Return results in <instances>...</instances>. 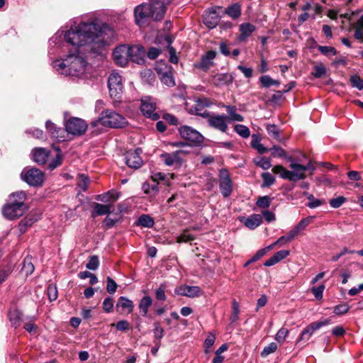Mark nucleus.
I'll return each mask as SVG.
<instances>
[{"mask_svg":"<svg viewBox=\"0 0 363 363\" xmlns=\"http://www.w3.org/2000/svg\"><path fill=\"white\" fill-rule=\"evenodd\" d=\"M260 138L258 135H252L251 146L257 150L259 154H264L268 152V149L260 143Z\"/></svg>","mask_w":363,"mask_h":363,"instance_id":"obj_34","label":"nucleus"},{"mask_svg":"<svg viewBox=\"0 0 363 363\" xmlns=\"http://www.w3.org/2000/svg\"><path fill=\"white\" fill-rule=\"evenodd\" d=\"M289 334V330L286 328H281L275 335V340L279 343H283Z\"/></svg>","mask_w":363,"mask_h":363,"instance_id":"obj_49","label":"nucleus"},{"mask_svg":"<svg viewBox=\"0 0 363 363\" xmlns=\"http://www.w3.org/2000/svg\"><path fill=\"white\" fill-rule=\"evenodd\" d=\"M219 188L223 197H229L233 192V182L227 169L219 171Z\"/></svg>","mask_w":363,"mask_h":363,"instance_id":"obj_10","label":"nucleus"},{"mask_svg":"<svg viewBox=\"0 0 363 363\" xmlns=\"http://www.w3.org/2000/svg\"><path fill=\"white\" fill-rule=\"evenodd\" d=\"M330 319L327 318L324 320L315 322L308 325L301 332L298 342L301 340H308L315 330L320 329L321 327L330 324Z\"/></svg>","mask_w":363,"mask_h":363,"instance_id":"obj_16","label":"nucleus"},{"mask_svg":"<svg viewBox=\"0 0 363 363\" xmlns=\"http://www.w3.org/2000/svg\"><path fill=\"white\" fill-rule=\"evenodd\" d=\"M166 285L164 284H160L158 289L155 291V298L158 301H164L167 298L165 295Z\"/></svg>","mask_w":363,"mask_h":363,"instance_id":"obj_53","label":"nucleus"},{"mask_svg":"<svg viewBox=\"0 0 363 363\" xmlns=\"http://www.w3.org/2000/svg\"><path fill=\"white\" fill-rule=\"evenodd\" d=\"M271 203L272 199L268 196H264L258 198L256 205L259 208H268Z\"/></svg>","mask_w":363,"mask_h":363,"instance_id":"obj_47","label":"nucleus"},{"mask_svg":"<svg viewBox=\"0 0 363 363\" xmlns=\"http://www.w3.org/2000/svg\"><path fill=\"white\" fill-rule=\"evenodd\" d=\"M134 12L136 18H150V3L148 4H140L136 6Z\"/></svg>","mask_w":363,"mask_h":363,"instance_id":"obj_28","label":"nucleus"},{"mask_svg":"<svg viewBox=\"0 0 363 363\" xmlns=\"http://www.w3.org/2000/svg\"><path fill=\"white\" fill-rule=\"evenodd\" d=\"M179 133L181 138L189 142L191 145L199 146L203 142V135L190 126H181L179 128Z\"/></svg>","mask_w":363,"mask_h":363,"instance_id":"obj_6","label":"nucleus"},{"mask_svg":"<svg viewBox=\"0 0 363 363\" xmlns=\"http://www.w3.org/2000/svg\"><path fill=\"white\" fill-rule=\"evenodd\" d=\"M134 308L133 302L126 297L121 296L117 301L116 308L120 313H130Z\"/></svg>","mask_w":363,"mask_h":363,"instance_id":"obj_22","label":"nucleus"},{"mask_svg":"<svg viewBox=\"0 0 363 363\" xmlns=\"http://www.w3.org/2000/svg\"><path fill=\"white\" fill-rule=\"evenodd\" d=\"M99 119L102 125L113 128H123L128 123L122 115L112 109L102 111Z\"/></svg>","mask_w":363,"mask_h":363,"instance_id":"obj_3","label":"nucleus"},{"mask_svg":"<svg viewBox=\"0 0 363 363\" xmlns=\"http://www.w3.org/2000/svg\"><path fill=\"white\" fill-rule=\"evenodd\" d=\"M152 303V299L150 296L143 297L139 303V309L143 316H146L148 313V308Z\"/></svg>","mask_w":363,"mask_h":363,"instance_id":"obj_33","label":"nucleus"},{"mask_svg":"<svg viewBox=\"0 0 363 363\" xmlns=\"http://www.w3.org/2000/svg\"><path fill=\"white\" fill-rule=\"evenodd\" d=\"M49 152L44 148L35 149L33 151V160L38 164H44L47 162Z\"/></svg>","mask_w":363,"mask_h":363,"instance_id":"obj_26","label":"nucleus"},{"mask_svg":"<svg viewBox=\"0 0 363 363\" xmlns=\"http://www.w3.org/2000/svg\"><path fill=\"white\" fill-rule=\"evenodd\" d=\"M277 349V345L275 342H271L267 346H266L262 352H261V356L262 357H266L269 354L274 353Z\"/></svg>","mask_w":363,"mask_h":363,"instance_id":"obj_58","label":"nucleus"},{"mask_svg":"<svg viewBox=\"0 0 363 363\" xmlns=\"http://www.w3.org/2000/svg\"><path fill=\"white\" fill-rule=\"evenodd\" d=\"M347 199L343 196H340L337 198H334L330 200L329 203L331 207L337 208L340 207L344 203H345Z\"/></svg>","mask_w":363,"mask_h":363,"instance_id":"obj_51","label":"nucleus"},{"mask_svg":"<svg viewBox=\"0 0 363 363\" xmlns=\"http://www.w3.org/2000/svg\"><path fill=\"white\" fill-rule=\"evenodd\" d=\"M141 153L142 150L140 148L128 151L125 156L126 164L132 169H139L143 164L140 157Z\"/></svg>","mask_w":363,"mask_h":363,"instance_id":"obj_13","label":"nucleus"},{"mask_svg":"<svg viewBox=\"0 0 363 363\" xmlns=\"http://www.w3.org/2000/svg\"><path fill=\"white\" fill-rule=\"evenodd\" d=\"M53 67L57 72L62 74H66L68 68V58L67 57L63 60H55L53 62Z\"/></svg>","mask_w":363,"mask_h":363,"instance_id":"obj_37","label":"nucleus"},{"mask_svg":"<svg viewBox=\"0 0 363 363\" xmlns=\"http://www.w3.org/2000/svg\"><path fill=\"white\" fill-rule=\"evenodd\" d=\"M354 37L360 43H363V16L356 23Z\"/></svg>","mask_w":363,"mask_h":363,"instance_id":"obj_36","label":"nucleus"},{"mask_svg":"<svg viewBox=\"0 0 363 363\" xmlns=\"http://www.w3.org/2000/svg\"><path fill=\"white\" fill-rule=\"evenodd\" d=\"M313 217H306L300 220V222L294 227L299 233L304 230L306 227L311 223Z\"/></svg>","mask_w":363,"mask_h":363,"instance_id":"obj_56","label":"nucleus"},{"mask_svg":"<svg viewBox=\"0 0 363 363\" xmlns=\"http://www.w3.org/2000/svg\"><path fill=\"white\" fill-rule=\"evenodd\" d=\"M86 123L79 118L72 117L68 119L65 123V130L74 135H82L87 130Z\"/></svg>","mask_w":363,"mask_h":363,"instance_id":"obj_8","label":"nucleus"},{"mask_svg":"<svg viewBox=\"0 0 363 363\" xmlns=\"http://www.w3.org/2000/svg\"><path fill=\"white\" fill-rule=\"evenodd\" d=\"M47 294L50 301H55L58 296L56 286L53 284H50L47 289Z\"/></svg>","mask_w":363,"mask_h":363,"instance_id":"obj_52","label":"nucleus"},{"mask_svg":"<svg viewBox=\"0 0 363 363\" xmlns=\"http://www.w3.org/2000/svg\"><path fill=\"white\" fill-rule=\"evenodd\" d=\"M130 48L128 45H121L115 48L113 52L114 62L121 67H125L130 60Z\"/></svg>","mask_w":363,"mask_h":363,"instance_id":"obj_11","label":"nucleus"},{"mask_svg":"<svg viewBox=\"0 0 363 363\" xmlns=\"http://www.w3.org/2000/svg\"><path fill=\"white\" fill-rule=\"evenodd\" d=\"M18 196V203H9L4 206L2 213L4 216L9 220L16 219L24 214L26 211L25 201L26 199V193H20L16 195Z\"/></svg>","mask_w":363,"mask_h":363,"instance_id":"obj_2","label":"nucleus"},{"mask_svg":"<svg viewBox=\"0 0 363 363\" xmlns=\"http://www.w3.org/2000/svg\"><path fill=\"white\" fill-rule=\"evenodd\" d=\"M154 224L155 221L153 218L147 214L141 215L135 222V225L137 226H141L143 228H152Z\"/></svg>","mask_w":363,"mask_h":363,"instance_id":"obj_32","label":"nucleus"},{"mask_svg":"<svg viewBox=\"0 0 363 363\" xmlns=\"http://www.w3.org/2000/svg\"><path fill=\"white\" fill-rule=\"evenodd\" d=\"M164 331L163 328L160 326L159 323H157V322L154 323L153 333H154V336H155V339L157 340L156 341L160 342V340L164 336Z\"/></svg>","mask_w":363,"mask_h":363,"instance_id":"obj_55","label":"nucleus"},{"mask_svg":"<svg viewBox=\"0 0 363 363\" xmlns=\"http://www.w3.org/2000/svg\"><path fill=\"white\" fill-rule=\"evenodd\" d=\"M326 73V69L325 66L322 64L316 65L313 67V71L311 72V74L315 78H320L324 76Z\"/></svg>","mask_w":363,"mask_h":363,"instance_id":"obj_43","label":"nucleus"},{"mask_svg":"<svg viewBox=\"0 0 363 363\" xmlns=\"http://www.w3.org/2000/svg\"><path fill=\"white\" fill-rule=\"evenodd\" d=\"M108 86L111 98L120 99L123 91L122 77L117 73L113 72L108 79Z\"/></svg>","mask_w":363,"mask_h":363,"instance_id":"obj_9","label":"nucleus"},{"mask_svg":"<svg viewBox=\"0 0 363 363\" xmlns=\"http://www.w3.org/2000/svg\"><path fill=\"white\" fill-rule=\"evenodd\" d=\"M65 130L62 128H57L52 131L51 136L55 138L58 142L64 141L65 140Z\"/></svg>","mask_w":363,"mask_h":363,"instance_id":"obj_46","label":"nucleus"},{"mask_svg":"<svg viewBox=\"0 0 363 363\" xmlns=\"http://www.w3.org/2000/svg\"><path fill=\"white\" fill-rule=\"evenodd\" d=\"M118 197L119 195L117 192L108 191L105 194L99 195L96 199L101 201L108 202L111 201H115L118 199Z\"/></svg>","mask_w":363,"mask_h":363,"instance_id":"obj_38","label":"nucleus"},{"mask_svg":"<svg viewBox=\"0 0 363 363\" xmlns=\"http://www.w3.org/2000/svg\"><path fill=\"white\" fill-rule=\"evenodd\" d=\"M175 294L179 296L194 298L201 295V289L198 286L181 285L175 289Z\"/></svg>","mask_w":363,"mask_h":363,"instance_id":"obj_19","label":"nucleus"},{"mask_svg":"<svg viewBox=\"0 0 363 363\" xmlns=\"http://www.w3.org/2000/svg\"><path fill=\"white\" fill-rule=\"evenodd\" d=\"M225 13L233 19H237L241 15V6L238 3L233 4L225 9Z\"/></svg>","mask_w":363,"mask_h":363,"instance_id":"obj_31","label":"nucleus"},{"mask_svg":"<svg viewBox=\"0 0 363 363\" xmlns=\"http://www.w3.org/2000/svg\"><path fill=\"white\" fill-rule=\"evenodd\" d=\"M108 29L106 24L101 26L94 22H81L77 26H72L65 33V38L77 53L79 52V48L83 47L84 52L99 53L106 43L104 33Z\"/></svg>","mask_w":363,"mask_h":363,"instance_id":"obj_1","label":"nucleus"},{"mask_svg":"<svg viewBox=\"0 0 363 363\" xmlns=\"http://www.w3.org/2000/svg\"><path fill=\"white\" fill-rule=\"evenodd\" d=\"M140 111L144 116L152 121L160 118L159 113L156 111L157 104L155 99L151 96H143L141 99Z\"/></svg>","mask_w":363,"mask_h":363,"instance_id":"obj_7","label":"nucleus"},{"mask_svg":"<svg viewBox=\"0 0 363 363\" xmlns=\"http://www.w3.org/2000/svg\"><path fill=\"white\" fill-rule=\"evenodd\" d=\"M350 82L353 87H355L359 90L363 89V79L359 75H352L350 78Z\"/></svg>","mask_w":363,"mask_h":363,"instance_id":"obj_41","label":"nucleus"},{"mask_svg":"<svg viewBox=\"0 0 363 363\" xmlns=\"http://www.w3.org/2000/svg\"><path fill=\"white\" fill-rule=\"evenodd\" d=\"M267 131L269 135L274 139L279 140L280 137L279 130L277 125L274 124L267 125L266 127Z\"/></svg>","mask_w":363,"mask_h":363,"instance_id":"obj_45","label":"nucleus"},{"mask_svg":"<svg viewBox=\"0 0 363 363\" xmlns=\"http://www.w3.org/2000/svg\"><path fill=\"white\" fill-rule=\"evenodd\" d=\"M112 207V205H105L99 203H95L92 216L109 214L111 212Z\"/></svg>","mask_w":363,"mask_h":363,"instance_id":"obj_29","label":"nucleus"},{"mask_svg":"<svg viewBox=\"0 0 363 363\" xmlns=\"http://www.w3.org/2000/svg\"><path fill=\"white\" fill-rule=\"evenodd\" d=\"M151 178H152V180L154 182H157V184H158L159 182L162 181V182H165V184L167 185H169V180H167V175L164 173H162V172L154 173L151 176Z\"/></svg>","mask_w":363,"mask_h":363,"instance_id":"obj_63","label":"nucleus"},{"mask_svg":"<svg viewBox=\"0 0 363 363\" xmlns=\"http://www.w3.org/2000/svg\"><path fill=\"white\" fill-rule=\"evenodd\" d=\"M188 154L185 150H177L171 153L164 152L161 154L160 157L167 166H181L183 162L182 157Z\"/></svg>","mask_w":363,"mask_h":363,"instance_id":"obj_12","label":"nucleus"},{"mask_svg":"<svg viewBox=\"0 0 363 363\" xmlns=\"http://www.w3.org/2000/svg\"><path fill=\"white\" fill-rule=\"evenodd\" d=\"M234 130L243 138H247L250 135V129L244 125H235L234 127Z\"/></svg>","mask_w":363,"mask_h":363,"instance_id":"obj_39","label":"nucleus"},{"mask_svg":"<svg viewBox=\"0 0 363 363\" xmlns=\"http://www.w3.org/2000/svg\"><path fill=\"white\" fill-rule=\"evenodd\" d=\"M255 26L250 23H243L240 24L239 27V30L240 33L239 35V40L240 41L246 40L247 38H248L255 30Z\"/></svg>","mask_w":363,"mask_h":363,"instance_id":"obj_23","label":"nucleus"},{"mask_svg":"<svg viewBox=\"0 0 363 363\" xmlns=\"http://www.w3.org/2000/svg\"><path fill=\"white\" fill-rule=\"evenodd\" d=\"M216 56V52L213 50L208 51L205 55L201 57L199 62L194 63V67L201 69L203 71H207L213 65V60Z\"/></svg>","mask_w":363,"mask_h":363,"instance_id":"obj_18","label":"nucleus"},{"mask_svg":"<svg viewBox=\"0 0 363 363\" xmlns=\"http://www.w3.org/2000/svg\"><path fill=\"white\" fill-rule=\"evenodd\" d=\"M9 318L15 328L20 325L21 314L18 311H10L9 313Z\"/></svg>","mask_w":363,"mask_h":363,"instance_id":"obj_42","label":"nucleus"},{"mask_svg":"<svg viewBox=\"0 0 363 363\" xmlns=\"http://www.w3.org/2000/svg\"><path fill=\"white\" fill-rule=\"evenodd\" d=\"M37 220L36 218L33 216H27L21 220L18 224L19 230L21 233H24L28 227L31 226Z\"/></svg>","mask_w":363,"mask_h":363,"instance_id":"obj_35","label":"nucleus"},{"mask_svg":"<svg viewBox=\"0 0 363 363\" xmlns=\"http://www.w3.org/2000/svg\"><path fill=\"white\" fill-rule=\"evenodd\" d=\"M21 178L31 186H40L45 179L44 173L37 168H24L21 174Z\"/></svg>","mask_w":363,"mask_h":363,"instance_id":"obj_4","label":"nucleus"},{"mask_svg":"<svg viewBox=\"0 0 363 363\" xmlns=\"http://www.w3.org/2000/svg\"><path fill=\"white\" fill-rule=\"evenodd\" d=\"M67 58L68 68L66 75L77 76L84 72L86 62L82 57L75 54H69Z\"/></svg>","mask_w":363,"mask_h":363,"instance_id":"obj_5","label":"nucleus"},{"mask_svg":"<svg viewBox=\"0 0 363 363\" xmlns=\"http://www.w3.org/2000/svg\"><path fill=\"white\" fill-rule=\"evenodd\" d=\"M228 116L225 115H210L208 118V125L222 133H225L228 130L227 121Z\"/></svg>","mask_w":363,"mask_h":363,"instance_id":"obj_14","label":"nucleus"},{"mask_svg":"<svg viewBox=\"0 0 363 363\" xmlns=\"http://www.w3.org/2000/svg\"><path fill=\"white\" fill-rule=\"evenodd\" d=\"M289 167L291 169H296V172H298L297 174H301V175L303 177V179H304L306 177V171L311 170L312 173L315 170V167L313 166L311 161L306 165H302L297 163L294 160V162L290 164Z\"/></svg>","mask_w":363,"mask_h":363,"instance_id":"obj_24","label":"nucleus"},{"mask_svg":"<svg viewBox=\"0 0 363 363\" xmlns=\"http://www.w3.org/2000/svg\"><path fill=\"white\" fill-rule=\"evenodd\" d=\"M270 150L272 152V155L274 157L284 158L287 162H290V164L294 161L293 157L288 155L286 151L280 147L274 145Z\"/></svg>","mask_w":363,"mask_h":363,"instance_id":"obj_30","label":"nucleus"},{"mask_svg":"<svg viewBox=\"0 0 363 363\" xmlns=\"http://www.w3.org/2000/svg\"><path fill=\"white\" fill-rule=\"evenodd\" d=\"M293 169L292 171H289V170L285 169L281 165H275L272 168V172L274 174H279L280 177L282 179H287L290 182H296L297 181L302 180L303 177L301 175V174H299V173L297 174L298 172H296V169Z\"/></svg>","mask_w":363,"mask_h":363,"instance_id":"obj_15","label":"nucleus"},{"mask_svg":"<svg viewBox=\"0 0 363 363\" xmlns=\"http://www.w3.org/2000/svg\"><path fill=\"white\" fill-rule=\"evenodd\" d=\"M262 178L263 179L262 186H269L272 185L275 182V178L269 172H264L262 174Z\"/></svg>","mask_w":363,"mask_h":363,"instance_id":"obj_50","label":"nucleus"},{"mask_svg":"<svg viewBox=\"0 0 363 363\" xmlns=\"http://www.w3.org/2000/svg\"><path fill=\"white\" fill-rule=\"evenodd\" d=\"M318 50L320 52L321 54L326 56H334L337 54L336 49L332 46L319 45L318 47Z\"/></svg>","mask_w":363,"mask_h":363,"instance_id":"obj_44","label":"nucleus"},{"mask_svg":"<svg viewBox=\"0 0 363 363\" xmlns=\"http://www.w3.org/2000/svg\"><path fill=\"white\" fill-rule=\"evenodd\" d=\"M203 23L209 28H215L218 23V16L215 11H210L203 16Z\"/></svg>","mask_w":363,"mask_h":363,"instance_id":"obj_27","label":"nucleus"},{"mask_svg":"<svg viewBox=\"0 0 363 363\" xmlns=\"http://www.w3.org/2000/svg\"><path fill=\"white\" fill-rule=\"evenodd\" d=\"M194 240V237L189 233L188 230H184L183 233L177 237V242L178 243L187 242Z\"/></svg>","mask_w":363,"mask_h":363,"instance_id":"obj_48","label":"nucleus"},{"mask_svg":"<svg viewBox=\"0 0 363 363\" xmlns=\"http://www.w3.org/2000/svg\"><path fill=\"white\" fill-rule=\"evenodd\" d=\"M34 265L30 262V259L26 258L23 262V266L22 270L24 272L26 276L32 274L34 271Z\"/></svg>","mask_w":363,"mask_h":363,"instance_id":"obj_57","label":"nucleus"},{"mask_svg":"<svg viewBox=\"0 0 363 363\" xmlns=\"http://www.w3.org/2000/svg\"><path fill=\"white\" fill-rule=\"evenodd\" d=\"M99 265V258L96 255L91 256L86 267L90 270H96Z\"/></svg>","mask_w":363,"mask_h":363,"instance_id":"obj_60","label":"nucleus"},{"mask_svg":"<svg viewBox=\"0 0 363 363\" xmlns=\"http://www.w3.org/2000/svg\"><path fill=\"white\" fill-rule=\"evenodd\" d=\"M166 12V6L160 0H151L150 1V18L155 21H160L163 18Z\"/></svg>","mask_w":363,"mask_h":363,"instance_id":"obj_17","label":"nucleus"},{"mask_svg":"<svg viewBox=\"0 0 363 363\" xmlns=\"http://www.w3.org/2000/svg\"><path fill=\"white\" fill-rule=\"evenodd\" d=\"M325 289V285L320 284L317 287H312L311 291L317 300H321L323 298V294Z\"/></svg>","mask_w":363,"mask_h":363,"instance_id":"obj_64","label":"nucleus"},{"mask_svg":"<svg viewBox=\"0 0 363 363\" xmlns=\"http://www.w3.org/2000/svg\"><path fill=\"white\" fill-rule=\"evenodd\" d=\"M234 77L230 73H219L212 78V83L216 86L228 85L233 82Z\"/></svg>","mask_w":363,"mask_h":363,"instance_id":"obj_21","label":"nucleus"},{"mask_svg":"<svg viewBox=\"0 0 363 363\" xmlns=\"http://www.w3.org/2000/svg\"><path fill=\"white\" fill-rule=\"evenodd\" d=\"M161 81L168 86H173L175 83L170 71H166L162 74Z\"/></svg>","mask_w":363,"mask_h":363,"instance_id":"obj_40","label":"nucleus"},{"mask_svg":"<svg viewBox=\"0 0 363 363\" xmlns=\"http://www.w3.org/2000/svg\"><path fill=\"white\" fill-rule=\"evenodd\" d=\"M130 60H132L137 64H142L144 62V57L145 55V50L143 46L140 45H135L130 46Z\"/></svg>","mask_w":363,"mask_h":363,"instance_id":"obj_20","label":"nucleus"},{"mask_svg":"<svg viewBox=\"0 0 363 363\" xmlns=\"http://www.w3.org/2000/svg\"><path fill=\"white\" fill-rule=\"evenodd\" d=\"M262 223V217L259 214H252L245 218V225L250 230H254L261 225Z\"/></svg>","mask_w":363,"mask_h":363,"instance_id":"obj_25","label":"nucleus"},{"mask_svg":"<svg viewBox=\"0 0 363 363\" xmlns=\"http://www.w3.org/2000/svg\"><path fill=\"white\" fill-rule=\"evenodd\" d=\"M350 306L347 303L340 304L335 306L333 309V313L336 315H344L348 312Z\"/></svg>","mask_w":363,"mask_h":363,"instance_id":"obj_61","label":"nucleus"},{"mask_svg":"<svg viewBox=\"0 0 363 363\" xmlns=\"http://www.w3.org/2000/svg\"><path fill=\"white\" fill-rule=\"evenodd\" d=\"M204 106H198V105L195 104L194 106V113L197 116H200L202 118H208L210 116V113L205 109Z\"/></svg>","mask_w":363,"mask_h":363,"instance_id":"obj_62","label":"nucleus"},{"mask_svg":"<svg viewBox=\"0 0 363 363\" xmlns=\"http://www.w3.org/2000/svg\"><path fill=\"white\" fill-rule=\"evenodd\" d=\"M145 194H157L159 191L157 184L150 185L149 183L145 182L142 187Z\"/></svg>","mask_w":363,"mask_h":363,"instance_id":"obj_54","label":"nucleus"},{"mask_svg":"<svg viewBox=\"0 0 363 363\" xmlns=\"http://www.w3.org/2000/svg\"><path fill=\"white\" fill-rule=\"evenodd\" d=\"M308 196V199L309 200V203H308V206L311 208H315L320 206H321L323 202L318 199H315L313 195L306 194Z\"/></svg>","mask_w":363,"mask_h":363,"instance_id":"obj_59","label":"nucleus"}]
</instances>
